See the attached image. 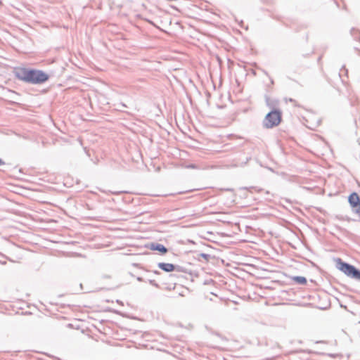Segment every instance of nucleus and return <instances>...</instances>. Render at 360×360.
<instances>
[{
  "label": "nucleus",
  "mask_w": 360,
  "mask_h": 360,
  "mask_svg": "<svg viewBox=\"0 0 360 360\" xmlns=\"http://www.w3.org/2000/svg\"><path fill=\"white\" fill-rule=\"evenodd\" d=\"M13 74L18 80L30 84H41L50 78L49 75L41 70L25 67L15 68Z\"/></svg>",
  "instance_id": "f257e3e1"
},
{
  "label": "nucleus",
  "mask_w": 360,
  "mask_h": 360,
  "mask_svg": "<svg viewBox=\"0 0 360 360\" xmlns=\"http://www.w3.org/2000/svg\"><path fill=\"white\" fill-rule=\"evenodd\" d=\"M336 266L348 277L360 281V270L354 265L342 261L340 258H338L336 259Z\"/></svg>",
  "instance_id": "f03ea898"
},
{
  "label": "nucleus",
  "mask_w": 360,
  "mask_h": 360,
  "mask_svg": "<svg viewBox=\"0 0 360 360\" xmlns=\"http://www.w3.org/2000/svg\"><path fill=\"white\" fill-rule=\"evenodd\" d=\"M281 110L279 109L271 110V111L266 115L263 120V126L266 129H271L278 126L281 123Z\"/></svg>",
  "instance_id": "7ed1b4c3"
},
{
  "label": "nucleus",
  "mask_w": 360,
  "mask_h": 360,
  "mask_svg": "<svg viewBox=\"0 0 360 360\" xmlns=\"http://www.w3.org/2000/svg\"><path fill=\"white\" fill-rule=\"evenodd\" d=\"M348 202L353 209V211L358 214L360 219V198L356 192L352 193L348 197Z\"/></svg>",
  "instance_id": "20e7f679"
},
{
  "label": "nucleus",
  "mask_w": 360,
  "mask_h": 360,
  "mask_svg": "<svg viewBox=\"0 0 360 360\" xmlns=\"http://www.w3.org/2000/svg\"><path fill=\"white\" fill-rule=\"evenodd\" d=\"M146 247L151 250L159 252L161 255H165L168 252V249L165 245L158 243H150Z\"/></svg>",
  "instance_id": "39448f33"
},
{
  "label": "nucleus",
  "mask_w": 360,
  "mask_h": 360,
  "mask_svg": "<svg viewBox=\"0 0 360 360\" xmlns=\"http://www.w3.org/2000/svg\"><path fill=\"white\" fill-rule=\"evenodd\" d=\"M158 266L162 271L169 273L174 271L175 264L171 263L160 262L158 264Z\"/></svg>",
  "instance_id": "423d86ee"
},
{
  "label": "nucleus",
  "mask_w": 360,
  "mask_h": 360,
  "mask_svg": "<svg viewBox=\"0 0 360 360\" xmlns=\"http://www.w3.org/2000/svg\"><path fill=\"white\" fill-rule=\"evenodd\" d=\"M265 101L266 105L271 108V110L277 109L276 107L278 105V101L274 99H271V98L266 96L265 97Z\"/></svg>",
  "instance_id": "0eeeda50"
},
{
  "label": "nucleus",
  "mask_w": 360,
  "mask_h": 360,
  "mask_svg": "<svg viewBox=\"0 0 360 360\" xmlns=\"http://www.w3.org/2000/svg\"><path fill=\"white\" fill-rule=\"evenodd\" d=\"M292 280L300 285H306L307 283V278L304 276H296L292 277Z\"/></svg>",
  "instance_id": "6e6552de"
},
{
  "label": "nucleus",
  "mask_w": 360,
  "mask_h": 360,
  "mask_svg": "<svg viewBox=\"0 0 360 360\" xmlns=\"http://www.w3.org/2000/svg\"><path fill=\"white\" fill-rule=\"evenodd\" d=\"M174 271H176V272H184V273H187L188 272L185 267L179 266V265H176V264H175V270H174Z\"/></svg>",
  "instance_id": "1a4fd4ad"
},
{
  "label": "nucleus",
  "mask_w": 360,
  "mask_h": 360,
  "mask_svg": "<svg viewBox=\"0 0 360 360\" xmlns=\"http://www.w3.org/2000/svg\"><path fill=\"white\" fill-rule=\"evenodd\" d=\"M350 32L351 34L354 37V38L355 39H357V38L359 37V30H356L355 28H352Z\"/></svg>",
  "instance_id": "9d476101"
},
{
  "label": "nucleus",
  "mask_w": 360,
  "mask_h": 360,
  "mask_svg": "<svg viewBox=\"0 0 360 360\" xmlns=\"http://www.w3.org/2000/svg\"><path fill=\"white\" fill-rule=\"evenodd\" d=\"M200 257H202L205 259L206 261H208L209 259L211 257L210 255L205 254V253H200L198 255V259H200Z\"/></svg>",
  "instance_id": "9b49d317"
},
{
  "label": "nucleus",
  "mask_w": 360,
  "mask_h": 360,
  "mask_svg": "<svg viewBox=\"0 0 360 360\" xmlns=\"http://www.w3.org/2000/svg\"><path fill=\"white\" fill-rule=\"evenodd\" d=\"M149 283H150V284H151L152 285H153L156 288L159 287L158 284L155 282V280H149Z\"/></svg>",
  "instance_id": "f8f14e48"
},
{
  "label": "nucleus",
  "mask_w": 360,
  "mask_h": 360,
  "mask_svg": "<svg viewBox=\"0 0 360 360\" xmlns=\"http://www.w3.org/2000/svg\"><path fill=\"white\" fill-rule=\"evenodd\" d=\"M4 165H5V162L2 159L0 158V166Z\"/></svg>",
  "instance_id": "ddd939ff"
},
{
  "label": "nucleus",
  "mask_w": 360,
  "mask_h": 360,
  "mask_svg": "<svg viewBox=\"0 0 360 360\" xmlns=\"http://www.w3.org/2000/svg\"><path fill=\"white\" fill-rule=\"evenodd\" d=\"M175 276H176V275H175V274H171L169 275V277H170L171 278H174Z\"/></svg>",
  "instance_id": "4468645a"
},
{
  "label": "nucleus",
  "mask_w": 360,
  "mask_h": 360,
  "mask_svg": "<svg viewBox=\"0 0 360 360\" xmlns=\"http://www.w3.org/2000/svg\"><path fill=\"white\" fill-rule=\"evenodd\" d=\"M250 160V158H247L246 161L244 162V164L245 165Z\"/></svg>",
  "instance_id": "2eb2a0df"
},
{
  "label": "nucleus",
  "mask_w": 360,
  "mask_h": 360,
  "mask_svg": "<svg viewBox=\"0 0 360 360\" xmlns=\"http://www.w3.org/2000/svg\"><path fill=\"white\" fill-rule=\"evenodd\" d=\"M154 274H160V272L159 271H154Z\"/></svg>",
  "instance_id": "dca6fc26"
},
{
  "label": "nucleus",
  "mask_w": 360,
  "mask_h": 360,
  "mask_svg": "<svg viewBox=\"0 0 360 360\" xmlns=\"http://www.w3.org/2000/svg\"><path fill=\"white\" fill-rule=\"evenodd\" d=\"M137 280H138V281H143V278H141V277H138V278H137Z\"/></svg>",
  "instance_id": "f3484780"
},
{
  "label": "nucleus",
  "mask_w": 360,
  "mask_h": 360,
  "mask_svg": "<svg viewBox=\"0 0 360 360\" xmlns=\"http://www.w3.org/2000/svg\"><path fill=\"white\" fill-rule=\"evenodd\" d=\"M9 92L13 94H16V93L14 91H10Z\"/></svg>",
  "instance_id": "a211bd4d"
},
{
  "label": "nucleus",
  "mask_w": 360,
  "mask_h": 360,
  "mask_svg": "<svg viewBox=\"0 0 360 360\" xmlns=\"http://www.w3.org/2000/svg\"><path fill=\"white\" fill-rule=\"evenodd\" d=\"M290 102H294V101H295V100H294V99H292V98H290Z\"/></svg>",
  "instance_id": "6ab92c4d"
}]
</instances>
